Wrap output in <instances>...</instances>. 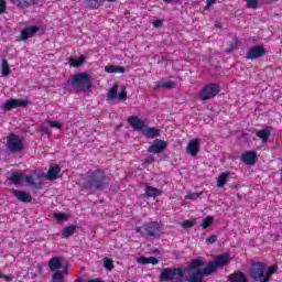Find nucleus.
I'll list each match as a JSON object with an SVG mask.
<instances>
[{"label":"nucleus","mask_w":282,"mask_h":282,"mask_svg":"<svg viewBox=\"0 0 282 282\" xmlns=\"http://www.w3.org/2000/svg\"><path fill=\"white\" fill-rule=\"evenodd\" d=\"M109 182H111V177L107 175L105 170L96 169L89 170L86 172L83 183V188L85 191H105L107 186H109Z\"/></svg>","instance_id":"nucleus-1"},{"label":"nucleus","mask_w":282,"mask_h":282,"mask_svg":"<svg viewBox=\"0 0 282 282\" xmlns=\"http://www.w3.org/2000/svg\"><path fill=\"white\" fill-rule=\"evenodd\" d=\"M230 262V254H219L216 256L214 262L207 263V265L202 270H196L191 273L187 278V282H204V276H210L214 272H217V268H224L227 263Z\"/></svg>","instance_id":"nucleus-2"},{"label":"nucleus","mask_w":282,"mask_h":282,"mask_svg":"<svg viewBox=\"0 0 282 282\" xmlns=\"http://www.w3.org/2000/svg\"><path fill=\"white\" fill-rule=\"evenodd\" d=\"M185 274L184 268H164L160 273V281L184 282Z\"/></svg>","instance_id":"nucleus-3"},{"label":"nucleus","mask_w":282,"mask_h":282,"mask_svg":"<svg viewBox=\"0 0 282 282\" xmlns=\"http://www.w3.org/2000/svg\"><path fill=\"white\" fill-rule=\"evenodd\" d=\"M70 85L77 91H89L91 89V76L87 73H77L74 75Z\"/></svg>","instance_id":"nucleus-4"},{"label":"nucleus","mask_w":282,"mask_h":282,"mask_svg":"<svg viewBox=\"0 0 282 282\" xmlns=\"http://www.w3.org/2000/svg\"><path fill=\"white\" fill-rule=\"evenodd\" d=\"M219 91H221L219 84L212 83L203 87L198 96L200 100H213L215 96L219 95Z\"/></svg>","instance_id":"nucleus-5"},{"label":"nucleus","mask_w":282,"mask_h":282,"mask_svg":"<svg viewBox=\"0 0 282 282\" xmlns=\"http://www.w3.org/2000/svg\"><path fill=\"white\" fill-rule=\"evenodd\" d=\"M265 268L267 265L263 262H253L249 270L252 281L263 282V279H265Z\"/></svg>","instance_id":"nucleus-6"},{"label":"nucleus","mask_w":282,"mask_h":282,"mask_svg":"<svg viewBox=\"0 0 282 282\" xmlns=\"http://www.w3.org/2000/svg\"><path fill=\"white\" fill-rule=\"evenodd\" d=\"M7 147L11 151V153H21L23 151V139L19 138V135L11 133L7 139Z\"/></svg>","instance_id":"nucleus-7"},{"label":"nucleus","mask_w":282,"mask_h":282,"mask_svg":"<svg viewBox=\"0 0 282 282\" xmlns=\"http://www.w3.org/2000/svg\"><path fill=\"white\" fill-rule=\"evenodd\" d=\"M268 54L265 47L261 45L251 46L245 56L247 61H257L258 58H263Z\"/></svg>","instance_id":"nucleus-8"},{"label":"nucleus","mask_w":282,"mask_h":282,"mask_svg":"<svg viewBox=\"0 0 282 282\" xmlns=\"http://www.w3.org/2000/svg\"><path fill=\"white\" fill-rule=\"evenodd\" d=\"M117 98L122 102L127 100V87H122L118 94V84L112 85L107 94V99L111 101L116 100Z\"/></svg>","instance_id":"nucleus-9"},{"label":"nucleus","mask_w":282,"mask_h":282,"mask_svg":"<svg viewBox=\"0 0 282 282\" xmlns=\"http://www.w3.org/2000/svg\"><path fill=\"white\" fill-rule=\"evenodd\" d=\"M143 230L147 237H158L161 230H163L162 224L158 221H150L143 225Z\"/></svg>","instance_id":"nucleus-10"},{"label":"nucleus","mask_w":282,"mask_h":282,"mask_svg":"<svg viewBox=\"0 0 282 282\" xmlns=\"http://www.w3.org/2000/svg\"><path fill=\"white\" fill-rule=\"evenodd\" d=\"M28 100L25 99H9L2 105L3 111H12V109H19V107H28Z\"/></svg>","instance_id":"nucleus-11"},{"label":"nucleus","mask_w":282,"mask_h":282,"mask_svg":"<svg viewBox=\"0 0 282 282\" xmlns=\"http://www.w3.org/2000/svg\"><path fill=\"white\" fill-rule=\"evenodd\" d=\"M169 148V142L161 139H155L148 148V153H162Z\"/></svg>","instance_id":"nucleus-12"},{"label":"nucleus","mask_w":282,"mask_h":282,"mask_svg":"<svg viewBox=\"0 0 282 282\" xmlns=\"http://www.w3.org/2000/svg\"><path fill=\"white\" fill-rule=\"evenodd\" d=\"M127 122L134 129V131H143L147 127L144 121H142V119H140L138 116L128 117Z\"/></svg>","instance_id":"nucleus-13"},{"label":"nucleus","mask_w":282,"mask_h":282,"mask_svg":"<svg viewBox=\"0 0 282 282\" xmlns=\"http://www.w3.org/2000/svg\"><path fill=\"white\" fill-rule=\"evenodd\" d=\"M41 28L39 25H31L25 28L24 30L21 31V36L20 41H28V39H32L34 34L40 32Z\"/></svg>","instance_id":"nucleus-14"},{"label":"nucleus","mask_w":282,"mask_h":282,"mask_svg":"<svg viewBox=\"0 0 282 282\" xmlns=\"http://www.w3.org/2000/svg\"><path fill=\"white\" fill-rule=\"evenodd\" d=\"M256 135L262 141V144H268V141L272 137V127H268L262 130H257Z\"/></svg>","instance_id":"nucleus-15"},{"label":"nucleus","mask_w":282,"mask_h":282,"mask_svg":"<svg viewBox=\"0 0 282 282\" xmlns=\"http://www.w3.org/2000/svg\"><path fill=\"white\" fill-rule=\"evenodd\" d=\"M240 160L241 162H245V164L252 166L253 164H257V152L246 151L242 153Z\"/></svg>","instance_id":"nucleus-16"},{"label":"nucleus","mask_w":282,"mask_h":282,"mask_svg":"<svg viewBox=\"0 0 282 282\" xmlns=\"http://www.w3.org/2000/svg\"><path fill=\"white\" fill-rule=\"evenodd\" d=\"M39 1L40 0H10V3L17 8H20V10H25V8L36 6Z\"/></svg>","instance_id":"nucleus-17"},{"label":"nucleus","mask_w":282,"mask_h":282,"mask_svg":"<svg viewBox=\"0 0 282 282\" xmlns=\"http://www.w3.org/2000/svg\"><path fill=\"white\" fill-rule=\"evenodd\" d=\"M200 142L202 141L199 139H194L188 142V144H187L188 155H191L192 158H196V155L199 153Z\"/></svg>","instance_id":"nucleus-18"},{"label":"nucleus","mask_w":282,"mask_h":282,"mask_svg":"<svg viewBox=\"0 0 282 282\" xmlns=\"http://www.w3.org/2000/svg\"><path fill=\"white\" fill-rule=\"evenodd\" d=\"M105 1H108V3H116L118 0H85V4L90 10H98V8L105 6Z\"/></svg>","instance_id":"nucleus-19"},{"label":"nucleus","mask_w":282,"mask_h":282,"mask_svg":"<svg viewBox=\"0 0 282 282\" xmlns=\"http://www.w3.org/2000/svg\"><path fill=\"white\" fill-rule=\"evenodd\" d=\"M14 197L19 199V202H23L24 204H30L32 202V195L28 192L19 191V189H13L12 191Z\"/></svg>","instance_id":"nucleus-20"},{"label":"nucleus","mask_w":282,"mask_h":282,"mask_svg":"<svg viewBox=\"0 0 282 282\" xmlns=\"http://www.w3.org/2000/svg\"><path fill=\"white\" fill-rule=\"evenodd\" d=\"M48 268L51 272H61V268H63V260L58 257H53L48 260Z\"/></svg>","instance_id":"nucleus-21"},{"label":"nucleus","mask_w":282,"mask_h":282,"mask_svg":"<svg viewBox=\"0 0 282 282\" xmlns=\"http://www.w3.org/2000/svg\"><path fill=\"white\" fill-rule=\"evenodd\" d=\"M177 87V83L173 80H160L155 83L154 90L158 89H175Z\"/></svg>","instance_id":"nucleus-22"},{"label":"nucleus","mask_w":282,"mask_h":282,"mask_svg":"<svg viewBox=\"0 0 282 282\" xmlns=\"http://www.w3.org/2000/svg\"><path fill=\"white\" fill-rule=\"evenodd\" d=\"M161 133L162 131L160 130V128H143V135L149 139L160 138Z\"/></svg>","instance_id":"nucleus-23"},{"label":"nucleus","mask_w":282,"mask_h":282,"mask_svg":"<svg viewBox=\"0 0 282 282\" xmlns=\"http://www.w3.org/2000/svg\"><path fill=\"white\" fill-rule=\"evenodd\" d=\"M229 282H248V278L246 276V273L241 271H236L228 275Z\"/></svg>","instance_id":"nucleus-24"},{"label":"nucleus","mask_w":282,"mask_h":282,"mask_svg":"<svg viewBox=\"0 0 282 282\" xmlns=\"http://www.w3.org/2000/svg\"><path fill=\"white\" fill-rule=\"evenodd\" d=\"M61 173V166L55 165L51 166L47 172V180L54 182V180H58V174Z\"/></svg>","instance_id":"nucleus-25"},{"label":"nucleus","mask_w":282,"mask_h":282,"mask_svg":"<svg viewBox=\"0 0 282 282\" xmlns=\"http://www.w3.org/2000/svg\"><path fill=\"white\" fill-rule=\"evenodd\" d=\"M78 227L76 225H69L67 227H65L63 230H62V237L64 239H69V237H73L75 234H76V229Z\"/></svg>","instance_id":"nucleus-26"},{"label":"nucleus","mask_w":282,"mask_h":282,"mask_svg":"<svg viewBox=\"0 0 282 282\" xmlns=\"http://www.w3.org/2000/svg\"><path fill=\"white\" fill-rule=\"evenodd\" d=\"M87 58L85 57V55H82V56H79L78 58H75V57H70L69 59H68V63H69V65L72 66V67H82V65H84L85 64V61H86Z\"/></svg>","instance_id":"nucleus-27"},{"label":"nucleus","mask_w":282,"mask_h":282,"mask_svg":"<svg viewBox=\"0 0 282 282\" xmlns=\"http://www.w3.org/2000/svg\"><path fill=\"white\" fill-rule=\"evenodd\" d=\"M160 195H162V192H160V189L153 187V186H148L145 188V197H160Z\"/></svg>","instance_id":"nucleus-28"},{"label":"nucleus","mask_w":282,"mask_h":282,"mask_svg":"<svg viewBox=\"0 0 282 282\" xmlns=\"http://www.w3.org/2000/svg\"><path fill=\"white\" fill-rule=\"evenodd\" d=\"M228 177H230V173H228V172L221 173L218 176L217 186L219 188H224L226 186V182H228Z\"/></svg>","instance_id":"nucleus-29"},{"label":"nucleus","mask_w":282,"mask_h":282,"mask_svg":"<svg viewBox=\"0 0 282 282\" xmlns=\"http://www.w3.org/2000/svg\"><path fill=\"white\" fill-rule=\"evenodd\" d=\"M202 267H204V260L194 259L188 263L187 269L188 270H199V268H202Z\"/></svg>","instance_id":"nucleus-30"},{"label":"nucleus","mask_w":282,"mask_h":282,"mask_svg":"<svg viewBox=\"0 0 282 282\" xmlns=\"http://www.w3.org/2000/svg\"><path fill=\"white\" fill-rule=\"evenodd\" d=\"M278 269L279 268L276 265H272L270 268L267 267L265 272H264L263 282L270 281V279L272 278V274H275Z\"/></svg>","instance_id":"nucleus-31"},{"label":"nucleus","mask_w":282,"mask_h":282,"mask_svg":"<svg viewBox=\"0 0 282 282\" xmlns=\"http://www.w3.org/2000/svg\"><path fill=\"white\" fill-rule=\"evenodd\" d=\"M9 180L10 182H12V184L17 186L21 184V181L23 180V174H21V172L19 171L12 172L11 177Z\"/></svg>","instance_id":"nucleus-32"},{"label":"nucleus","mask_w":282,"mask_h":282,"mask_svg":"<svg viewBox=\"0 0 282 282\" xmlns=\"http://www.w3.org/2000/svg\"><path fill=\"white\" fill-rule=\"evenodd\" d=\"M52 275V282H63L65 281V273L63 271H54Z\"/></svg>","instance_id":"nucleus-33"},{"label":"nucleus","mask_w":282,"mask_h":282,"mask_svg":"<svg viewBox=\"0 0 282 282\" xmlns=\"http://www.w3.org/2000/svg\"><path fill=\"white\" fill-rule=\"evenodd\" d=\"M213 221H215V218L213 216H207L203 223H202V228H204V230H206V228H210V226H213Z\"/></svg>","instance_id":"nucleus-34"},{"label":"nucleus","mask_w":282,"mask_h":282,"mask_svg":"<svg viewBox=\"0 0 282 282\" xmlns=\"http://www.w3.org/2000/svg\"><path fill=\"white\" fill-rule=\"evenodd\" d=\"M2 76H10V65L8 64V59H2Z\"/></svg>","instance_id":"nucleus-35"},{"label":"nucleus","mask_w":282,"mask_h":282,"mask_svg":"<svg viewBox=\"0 0 282 282\" xmlns=\"http://www.w3.org/2000/svg\"><path fill=\"white\" fill-rule=\"evenodd\" d=\"M204 195V192H196V193H188L185 196V199H191L192 202H195V199H199Z\"/></svg>","instance_id":"nucleus-36"},{"label":"nucleus","mask_w":282,"mask_h":282,"mask_svg":"<svg viewBox=\"0 0 282 282\" xmlns=\"http://www.w3.org/2000/svg\"><path fill=\"white\" fill-rule=\"evenodd\" d=\"M246 8H249L251 10H257L259 8V1L258 0H247Z\"/></svg>","instance_id":"nucleus-37"},{"label":"nucleus","mask_w":282,"mask_h":282,"mask_svg":"<svg viewBox=\"0 0 282 282\" xmlns=\"http://www.w3.org/2000/svg\"><path fill=\"white\" fill-rule=\"evenodd\" d=\"M104 268H106L109 271L113 270V260L105 258L104 259Z\"/></svg>","instance_id":"nucleus-38"},{"label":"nucleus","mask_w":282,"mask_h":282,"mask_svg":"<svg viewBox=\"0 0 282 282\" xmlns=\"http://www.w3.org/2000/svg\"><path fill=\"white\" fill-rule=\"evenodd\" d=\"M54 217L57 221H65V219H67V214H65V213H55Z\"/></svg>","instance_id":"nucleus-39"},{"label":"nucleus","mask_w":282,"mask_h":282,"mask_svg":"<svg viewBox=\"0 0 282 282\" xmlns=\"http://www.w3.org/2000/svg\"><path fill=\"white\" fill-rule=\"evenodd\" d=\"M48 127L52 129H63V123L59 121H48Z\"/></svg>","instance_id":"nucleus-40"},{"label":"nucleus","mask_w":282,"mask_h":282,"mask_svg":"<svg viewBox=\"0 0 282 282\" xmlns=\"http://www.w3.org/2000/svg\"><path fill=\"white\" fill-rule=\"evenodd\" d=\"M193 226H195V221L193 220H185L182 223V228H184L185 230L188 228H193Z\"/></svg>","instance_id":"nucleus-41"},{"label":"nucleus","mask_w":282,"mask_h":282,"mask_svg":"<svg viewBox=\"0 0 282 282\" xmlns=\"http://www.w3.org/2000/svg\"><path fill=\"white\" fill-rule=\"evenodd\" d=\"M6 10H8V3L6 0H0V14H6Z\"/></svg>","instance_id":"nucleus-42"},{"label":"nucleus","mask_w":282,"mask_h":282,"mask_svg":"<svg viewBox=\"0 0 282 282\" xmlns=\"http://www.w3.org/2000/svg\"><path fill=\"white\" fill-rule=\"evenodd\" d=\"M217 242V236L212 235L206 239V243H208L209 246H213V243Z\"/></svg>","instance_id":"nucleus-43"},{"label":"nucleus","mask_w":282,"mask_h":282,"mask_svg":"<svg viewBox=\"0 0 282 282\" xmlns=\"http://www.w3.org/2000/svg\"><path fill=\"white\" fill-rule=\"evenodd\" d=\"M138 263H140L141 265H149V258L142 256L138 258Z\"/></svg>","instance_id":"nucleus-44"},{"label":"nucleus","mask_w":282,"mask_h":282,"mask_svg":"<svg viewBox=\"0 0 282 282\" xmlns=\"http://www.w3.org/2000/svg\"><path fill=\"white\" fill-rule=\"evenodd\" d=\"M105 72H107V74H116V65L106 66Z\"/></svg>","instance_id":"nucleus-45"},{"label":"nucleus","mask_w":282,"mask_h":282,"mask_svg":"<svg viewBox=\"0 0 282 282\" xmlns=\"http://www.w3.org/2000/svg\"><path fill=\"white\" fill-rule=\"evenodd\" d=\"M149 263H151V265H158V263H160V260H158V258H155V257H149L148 264Z\"/></svg>","instance_id":"nucleus-46"},{"label":"nucleus","mask_w":282,"mask_h":282,"mask_svg":"<svg viewBox=\"0 0 282 282\" xmlns=\"http://www.w3.org/2000/svg\"><path fill=\"white\" fill-rule=\"evenodd\" d=\"M25 182H26V184H30L31 186H34V184H36L34 182V176H32V175H26L25 176Z\"/></svg>","instance_id":"nucleus-47"},{"label":"nucleus","mask_w":282,"mask_h":282,"mask_svg":"<svg viewBox=\"0 0 282 282\" xmlns=\"http://www.w3.org/2000/svg\"><path fill=\"white\" fill-rule=\"evenodd\" d=\"M40 131L43 133V135H52V132L47 127H41Z\"/></svg>","instance_id":"nucleus-48"},{"label":"nucleus","mask_w":282,"mask_h":282,"mask_svg":"<svg viewBox=\"0 0 282 282\" xmlns=\"http://www.w3.org/2000/svg\"><path fill=\"white\" fill-rule=\"evenodd\" d=\"M126 68L123 66H116L115 74H124Z\"/></svg>","instance_id":"nucleus-49"},{"label":"nucleus","mask_w":282,"mask_h":282,"mask_svg":"<svg viewBox=\"0 0 282 282\" xmlns=\"http://www.w3.org/2000/svg\"><path fill=\"white\" fill-rule=\"evenodd\" d=\"M145 164H153L155 162V158L153 155H149L145 160H144Z\"/></svg>","instance_id":"nucleus-50"},{"label":"nucleus","mask_w":282,"mask_h":282,"mask_svg":"<svg viewBox=\"0 0 282 282\" xmlns=\"http://www.w3.org/2000/svg\"><path fill=\"white\" fill-rule=\"evenodd\" d=\"M164 25V22L162 20H155L153 22V28H162Z\"/></svg>","instance_id":"nucleus-51"},{"label":"nucleus","mask_w":282,"mask_h":282,"mask_svg":"<svg viewBox=\"0 0 282 282\" xmlns=\"http://www.w3.org/2000/svg\"><path fill=\"white\" fill-rule=\"evenodd\" d=\"M214 3H217V0H207V8H210Z\"/></svg>","instance_id":"nucleus-52"},{"label":"nucleus","mask_w":282,"mask_h":282,"mask_svg":"<svg viewBox=\"0 0 282 282\" xmlns=\"http://www.w3.org/2000/svg\"><path fill=\"white\" fill-rule=\"evenodd\" d=\"M2 279H3V281H7V282L12 280V278H10L8 275H3V274H2Z\"/></svg>","instance_id":"nucleus-53"},{"label":"nucleus","mask_w":282,"mask_h":282,"mask_svg":"<svg viewBox=\"0 0 282 282\" xmlns=\"http://www.w3.org/2000/svg\"><path fill=\"white\" fill-rule=\"evenodd\" d=\"M134 230L135 232H142V227H135Z\"/></svg>","instance_id":"nucleus-54"},{"label":"nucleus","mask_w":282,"mask_h":282,"mask_svg":"<svg viewBox=\"0 0 282 282\" xmlns=\"http://www.w3.org/2000/svg\"><path fill=\"white\" fill-rule=\"evenodd\" d=\"M76 282H89V280H85V279H77Z\"/></svg>","instance_id":"nucleus-55"},{"label":"nucleus","mask_w":282,"mask_h":282,"mask_svg":"<svg viewBox=\"0 0 282 282\" xmlns=\"http://www.w3.org/2000/svg\"><path fill=\"white\" fill-rule=\"evenodd\" d=\"M165 3H172L173 0H163Z\"/></svg>","instance_id":"nucleus-56"},{"label":"nucleus","mask_w":282,"mask_h":282,"mask_svg":"<svg viewBox=\"0 0 282 282\" xmlns=\"http://www.w3.org/2000/svg\"><path fill=\"white\" fill-rule=\"evenodd\" d=\"M64 274H67V268L64 269V271H62Z\"/></svg>","instance_id":"nucleus-57"},{"label":"nucleus","mask_w":282,"mask_h":282,"mask_svg":"<svg viewBox=\"0 0 282 282\" xmlns=\"http://www.w3.org/2000/svg\"><path fill=\"white\" fill-rule=\"evenodd\" d=\"M229 52H232V50L229 48V50L227 51V54H228Z\"/></svg>","instance_id":"nucleus-58"},{"label":"nucleus","mask_w":282,"mask_h":282,"mask_svg":"<svg viewBox=\"0 0 282 282\" xmlns=\"http://www.w3.org/2000/svg\"><path fill=\"white\" fill-rule=\"evenodd\" d=\"M2 276H3V274H2V273H0V279H2Z\"/></svg>","instance_id":"nucleus-59"}]
</instances>
